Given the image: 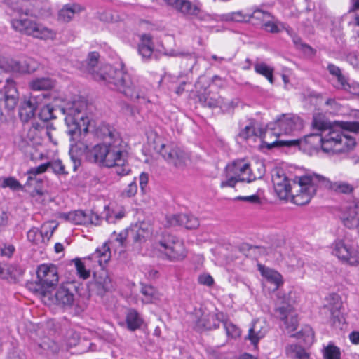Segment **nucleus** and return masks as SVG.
I'll list each match as a JSON object with an SVG mask.
<instances>
[{"label": "nucleus", "mask_w": 359, "mask_h": 359, "mask_svg": "<svg viewBox=\"0 0 359 359\" xmlns=\"http://www.w3.org/2000/svg\"><path fill=\"white\" fill-rule=\"evenodd\" d=\"M73 262L79 276L83 279L88 278L90 276V272L86 269L84 264L79 259H75Z\"/></svg>", "instance_id": "obj_48"}, {"label": "nucleus", "mask_w": 359, "mask_h": 359, "mask_svg": "<svg viewBox=\"0 0 359 359\" xmlns=\"http://www.w3.org/2000/svg\"><path fill=\"white\" fill-rule=\"evenodd\" d=\"M258 323V322H255L252 327L249 328L248 335L247 337H262L263 334L261 333L260 330H257Z\"/></svg>", "instance_id": "obj_61"}, {"label": "nucleus", "mask_w": 359, "mask_h": 359, "mask_svg": "<svg viewBox=\"0 0 359 359\" xmlns=\"http://www.w3.org/2000/svg\"><path fill=\"white\" fill-rule=\"evenodd\" d=\"M342 223L348 229H353L359 226V202L346 208L341 216Z\"/></svg>", "instance_id": "obj_21"}, {"label": "nucleus", "mask_w": 359, "mask_h": 359, "mask_svg": "<svg viewBox=\"0 0 359 359\" xmlns=\"http://www.w3.org/2000/svg\"><path fill=\"white\" fill-rule=\"evenodd\" d=\"M142 322V319L136 311L132 309L128 311L126 316V323L128 329L135 330L141 326Z\"/></svg>", "instance_id": "obj_37"}, {"label": "nucleus", "mask_w": 359, "mask_h": 359, "mask_svg": "<svg viewBox=\"0 0 359 359\" xmlns=\"http://www.w3.org/2000/svg\"><path fill=\"white\" fill-rule=\"evenodd\" d=\"M327 69L332 76H335L336 75L341 72V69L339 67L334 65V64H328Z\"/></svg>", "instance_id": "obj_63"}, {"label": "nucleus", "mask_w": 359, "mask_h": 359, "mask_svg": "<svg viewBox=\"0 0 359 359\" xmlns=\"http://www.w3.org/2000/svg\"><path fill=\"white\" fill-rule=\"evenodd\" d=\"M198 282L201 285L210 287L214 284V279L210 274L203 273L198 276Z\"/></svg>", "instance_id": "obj_53"}, {"label": "nucleus", "mask_w": 359, "mask_h": 359, "mask_svg": "<svg viewBox=\"0 0 359 359\" xmlns=\"http://www.w3.org/2000/svg\"><path fill=\"white\" fill-rule=\"evenodd\" d=\"M141 292L144 296L142 301L146 304L153 303L159 298L156 289L150 285H142Z\"/></svg>", "instance_id": "obj_35"}, {"label": "nucleus", "mask_w": 359, "mask_h": 359, "mask_svg": "<svg viewBox=\"0 0 359 359\" xmlns=\"http://www.w3.org/2000/svg\"><path fill=\"white\" fill-rule=\"evenodd\" d=\"M100 54L96 52L88 53L86 60V71L92 74L95 80L104 81L109 86L123 94L131 100H137L141 103L149 102L147 88L139 83H135L130 76L126 71L124 65L121 62L118 67L108 66L104 74H98L95 68L98 64Z\"/></svg>", "instance_id": "obj_2"}, {"label": "nucleus", "mask_w": 359, "mask_h": 359, "mask_svg": "<svg viewBox=\"0 0 359 359\" xmlns=\"http://www.w3.org/2000/svg\"><path fill=\"white\" fill-rule=\"evenodd\" d=\"M158 152L169 165L178 169L185 168L190 158L183 148L174 143L162 144Z\"/></svg>", "instance_id": "obj_13"}, {"label": "nucleus", "mask_w": 359, "mask_h": 359, "mask_svg": "<svg viewBox=\"0 0 359 359\" xmlns=\"http://www.w3.org/2000/svg\"><path fill=\"white\" fill-rule=\"evenodd\" d=\"M139 180H140V189L142 192H144L147 185L148 184V181H149L148 173L144 172H142L140 175Z\"/></svg>", "instance_id": "obj_60"}, {"label": "nucleus", "mask_w": 359, "mask_h": 359, "mask_svg": "<svg viewBox=\"0 0 359 359\" xmlns=\"http://www.w3.org/2000/svg\"><path fill=\"white\" fill-rule=\"evenodd\" d=\"M312 175H305L299 177H296L292 180L289 179L284 171L278 170L272 175V182L274 191L280 199H287L290 196L292 198V202L297 205H304L305 204L297 203L295 198L302 196L306 194L309 187L312 184H303L302 179L306 176Z\"/></svg>", "instance_id": "obj_5"}, {"label": "nucleus", "mask_w": 359, "mask_h": 359, "mask_svg": "<svg viewBox=\"0 0 359 359\" xmlns=\"http://www.w3.org/2000/svg\"><path fill=\"white\" fill-rule=\"evenodd\" d=\"M226 180L221 182L222 188L229 187H234L237 182L250 183L262 175L257 177L252 173L250 164L243 160H237L226 167Z\"/></svg>", "instance_id": "obj_9"}, {"label": "nucleus", "mask_w": 359, "mask_h": 359, "mask_svg": "<svg viewBox=\"0 0 359 359\" xmlns=\"http://www.w3.org/2000/svg\"><path fill=\"white\" fill-rule=\"evenodd\" d=\"M54 86V82L49 78H37L29 83V87L33 90H47Z\"/></svg>", "instance_id": "obj_30"}, {"label": "nucleus", "mask_w": 359, "mask_h": 359, "mask_svg": "<svg viewBox=\"0 0 359 359\" xmlns=\"http://www.w3.org/2000/svg\"><path fill=\"white\" fill-rule=\"evenodd\" d=\"M323 355L324 359H341V353L339 347L330 343L327 346L324 347Z\"/></svg>", "instance_id": "obj_40"}, {"label": "nucleus", "mask_w": 359, "mask_h": 359, "mask_svg": "<svg viewBox=\"0 0 359 359\" xmlns=\"http://www.w3.org/2000/svg\"><path fill=\"white\" fill-rule=\"evenodd\" d=\"M302 182L306 185L311 184L312 185L309 187L306 194L295 198L296 202L300 204L309 203L312 197L316 194L318 189L320 188L327 189L336 193L344 194H351L354 190V187L348 182L341 181L332 182L328 178L315 173L312 174L311 176L304 177Z\"/></svg>", "instance_id": "obj_7"}, {"label": "nucleus", "mask_w": 359, "mask_h": 359, "mask_svg": "<svg viewBox=\"0 0 359 359\" xmlns=\"http://www.w3.org/2000/svg\"><path fill=\"white\" fill-rule=\"evenodd\" d=\"M86 102L81 98L67 102L61 109L65 115V121L67 126V133L71 141H76L69 150V156L76 170L81 164V156L90 163H98L107 168H113L114 172L120 176L128 175L130 166L127 161L128 153L119 133L108 124L102 123L95 130V135L103 140V143L89 147L81 139L82 133L88 131L90 119L86 116Z\"/></svg>", "instance_id": "obj_1"}, {"label": "nucleus", "mask_w": 359, "mask_h": 359, "mask_svg": "<svg viewBox=\"0 0 359 359\" xmlns=\"http://www.w3.org/2000/svg\"><path fill=\"white\" fill-rule=\"evenodd\" d=\"M333 245V254L339 259L352 266L359 264V251L357 249L343 240L336 241Z\"/></svg>", "instance_id": "obj_15"}, {"label": "nucleus", "mask_w": 359, "mask_h": 359, "mask_svg": "<svg viewBox=\"0 0 359 359\" xmlns=\"http://www.w3.org/2000/svg\"><path fill=\"white\" fill-rule=\"evenodd\" d=\"M137 191V185L136 183V179L135 178L133 182H131L125 190L123 192V195L127 197H132L135 195Z\"/></svg>", "instance_id": "obj_52"}, {"label": "nucleus", "mask_w": 359, "mask_h": 359, "mask_svg": "<svg viewBox=\"0 0 359 359\" xmlns=\"http://www.w3.org/2000/svg\"><path fill=\"white\" fill-rule=\"evenodd\" d=\"M42 165H46V171L48 168H51L53 172L57 175H65L67 174V172H65V166L62 164V161L60 160H56L53 161L47 162L45 163H43Z\"/></svg>", "instance_id": "obj_44"}, {"label": "nucleus", "mask_w": 359, "mask_h": 359, "mask_svg": "<svg viewBox=\"0 0 359 359\" xmlns=\"http://www.w3.org/2000/svg\"><path fill=\"white\" fill-rule=\"evenodd\" d=\"M6 71L15 73H32L36 69V63L32 60H25L23 61H17L15 60H8L3 65Z\"/></svg>", "instance_id": "obj_20"}, {"label": "nucleus", "mask_w": 359, "mask_h": 359, "mask_svg": "<svg viewBox=\"0 0 359 359\" xmlns=\"http://www.w3.org/2000/svg\"><path fill=\"white\" fill-rule=\"evenodd\" d=\"M128 233H130L129 230H123L118 234L116 233V231H114L111 236V238H114L115 241L119 242L121 245L123 246Z\"/></svg>", "instance_id": "obj_55"}, {"label": "nucleus", "mask_w": 359, "mask_h": 359, "mask_svg": "<svg viewBox=\"0 0 359 359\" xmlns=\"http://www.w3.org/2000/svg\"><path fill=\"white\" fill-rule=\"evenodd\" d=\"M36 284L39 287L36 289L43 297V292H50V289L56 285L59 280L57 267L53 265L41 264L38 267Z\"/></svg>", "instance_id": "obj_14"}, {"label": "nucleus", "mask_w": 359, "mask_h": 359, "mask_svg": "<svg viewBox=\"0 0 359 359\" xmlns=\"http://www.w3.org/2000/svg\"><path fill=\"white\" fill-rule=\"evenodd\" d=\"M154 52V45L152 37L150 34H143L141 36V41L138 45V53L142 56V60H148L151 59Z\"/></svg>", "instance_id": "obj_25"}, {"label": "nucleus", "mask_w": 359, "mask_h": 359, "mask_svg": "<svg viewBox=\"0 0 359 359\" xmlns=\"http://www.w3.org/2000/svg\"><path fill=\"white\" fill-rule=\"evenodd\" d=\"M39 103L35 97L31 96L29 100L24 101L19 109V116L22 121L28 122L32 118L38 108Z\"/></svg>", "instance_id": "obj_23"}, {"label": "nucleus", "mask_w": 359, "mask_h": 359, "mask_svg": "<svg viewBox=\"0 0 359 359\" xmlns=\"http://www.w3.org/2000/svg\"><path fill=\"white\" fill-rule=\"evenodd\" d=\"M251 19H255L264 23L267 20L271 18V14L267 11L262 10H256L252 13L249 14Z\"/></svg>", "instance_id": "obj_49"}, {"label": "nucleus", "mask_w": 359, "mask_h": 359, "mask_svg": "<svg viewBox=\"0 0 359 359\" xmlns=\"http://www.w3.org/2000/svg\"><path fill=\"white\" fill-rule=\"evenodd\" d=\"M344 20L346 21L348 25L352 26L353 28H359V8L355 9L352 4V8L344 16ZM355 32L359 34V29H355Z\"/></svg>", "instance_id": "obj_36"}, {"label": "nucleus", "mask_w": 359, "mask_h": 359, "mask_svg": "<svg viewBox=\"0 0 359 359\" xmlns=\"http://www.w3.org/2000/svg\"><path fill=\"white\" fill-rule=\"evenodd\" d=\"M93 285L97 294L100 296H103L113 289L111 280L105 271L95 273V283Z\"/></svg>", "instance_id": "obj_22"}, {"label": "nucleus", "mask_w": 359, "mask_h": 359, "mask_svg": "<svg viewBox=\"0 0 359 359\" xmlns=\"http://www.w3.org/2000/svg\"><path fill=\"white\" fill-rule=\"evenodd\" d=\"M19 100V94L13 81L6 79V84L4 87V98L0 100L1 113L3 114L2 107L6 112L12 111Z\"/></svg>", "instance_id": "obj_16"}, {"label": "nucleus", "mask_w": 359, "mask_h": 359, "mask_svg": "<svg viewBox=\"0 0 359 359\" xmlns=\"http://www.w3.org/2000/svg\"><path fill=\"white\" fill-rule=\"evenodd\" d=\"M300 139H292V140H276L271 143H269L265 140H262V145L265 146L267 149H270L273 147H292L299 146L300 144Z\"/></svg>", "instance_id": "obj_31"}, {"label": "nucleus", "mask_w": 359, "mask_h": 359, "mask_svg": "<svg viewBox=\"0 0 359 359\" xmlns=\"http://www.w3.org/2000/svg\"><path fill=\"white\" fill-rule=\"evenodd\" d=\"M224 328L226 330L227 337H240L241 331L239 327L231 322L226 321L222 323Z\"/></svg>", "instance_id": "obj_46"}, {"label": "nucleus", "mask_w": 359, "mask_h": 359, "mask_svg": "<svg viewBox=\"0 0 359 359\" xmlns=\"http://www.w3.org/2000/svg\"><path fill=\"white\" fill-rule=\"evenodd\" d=\"M341 129L329 128L325 134H310L305 135V140L313 138L320 143L322 149L325 152H344L352 149L356 144V139L359 137V122H341Z\"/></svg>", "instance_id": "obj_4"}, {"label": "nucleus", "mask_w": 359, "mask_h": 359, "mask_svg": "<svg viewBox=\"0 0 359 359\" xmlns=\"http://www.w3.org/2000/svg\"><path fill=\"white\" fill-rule=\"evenodd\" d=\"M94 258L97 259V262L102 266L107 264L111 257V251L107 243L96 249L93 254Z\"/></svg>", "instance_id": "obj_32"}, {"label": "nucleus", "mask_w": 359, "mask_h": 359, "mask_svg": "<svg viewBox=\"0 0 359 359\" xmlns=\"http://www.w3.org/2000/svg\"><path fill=\"white\" fill-rule=\"evenodd\" d=\"M277 299L275 308V316L281 321L280 327L287 333L297 329L298 319L294 309V304L297 302L294 291L285 292L280 290L276 294Z\"/></svg>", "instance_id": "obj_6"}, {"label": "nucleus", "mask_w": 359, "mask_h": 359, "mask_svg": "<svg viewBox=\"0 0 359 359\" xmlns=\"http://www.w3.org/2000/svg\"><path fill=\"white\" fill-rule=\"evenodd\" d=\"M27 239L33 244L39 245V243H45V236L43 231L39 230L36 227H32L29 229L27 234Z\"/></svg>", "instance_id": "obj_41"}, {"label": "nucleus", "mask_w": 359, "mask_h": 359, "mask_svg": "<svg viewBox=\"0 0 359 359\" xmlns=\"http://www.w3.org/2000/svg\"><path fill=\"white\" fill-rule=\"evenodd\" d=\"M0 187L2 188H10L13 191L22 190L21 184L15 177H8L2 179Z\"/></svg>", "instance_id": "obj_42"}, {"label": "nucleus", "mask_w": 359, "mask_h": 359, "mask_svg": "<svg viewBox=\"0 0 359 359\" xmlns=\"http://www.w3.org/2000/svg\"><path fill=\"white\" fill-rule=\"evenodd\" d=\"M164 1L168 6H170L173 9L185 17L197 16L201 11L200 6L198 4L189 0Z\"/></svg>", "instance_id": "obj_17"}, {"label": "nucleus", "mask_w": 359, "mask_h": 359, "mask_svg": "<svg viewBox=\"0 0 359 359\" xmlns=\"http://www.w3.org/2000/svg\"><path fill=\"white\" fill-rule=\"evenodd\" d=\"M287 353L294 354L297 359H310V355L305 348L299 344H292L287 347Z\"/></svg>", "instance_id": "obj_39"}, {"label": "nucleus", "mask_w": 359, "mask_h": 359, "mask_svg": "<svg viewBox=\"0 0 359 359\" xmlns=\"http://www.w3.org/2000/svg\"><path fill=\"white\" fill-rule=\"evenodd\" d=\"M238 201L248 202L252 204H260L261 199L259 196L257 194L248 196H238L236 198Z\"/></svg>", "instance_id": "obj_57"}, {"label": "nucleus", "mask_w": 359, "mask_h": 359, "mask_svg": "<svg viewBox=\"0 0 359 359\" xmlns=\"http://www.w3.org/2000/svg\"><path fill=\"white\" fill-rule=\"evenodd\" d=\"M198 100L203 107L209 108L217 107L220 104V97L217 93H212L208 90L198 94Z\"/></svg>", "instance_id": "obj_28"}, {"label": "nucleus", "mask_w": 359, "mask_h": 359, "mask_svg": "<svg viewBox=\"0 0 359 359\" xmlns=\"http://www.w3.org/2000/svg\"><path fill=\"white\" fill-rule=\"evenodd\" d=\"M273 125V127L266 129V133L278 137L282 135H295L302 129L303 121L297 115L283 114Z\"/></svg>", "instance_id": "obj_11"}, {"label": "nucleus", "mask_w": 359, "mask_h": 359, "mask_svg": "<svg viewBox=\"0 0 359 359\" xmlns=\"http://www.w3.org/2000/svg\"><path fill=\"white\" fill-rule=\"evenodd\" d=\"M312 126L313 129H316L318 131H320V134H325L328 131L329 128H326L325 124L323 121L320 120H318L314 118L312 122Z\"/></svg>", "instance_id": "obj_58"}, {"label": "nucleus", "mask_w": 359, "mask_h": 359, "mask_svg": "<svg viewBox=\"0 0 359 359\" xmlns=\"http://www.w3.org/2000/svg\"><path fill=\"white\" fill-rule=\"evenodd\" d=\"M76 295L77 288L73 282L62 283L54 293L43 292L44 301L47 299L50 301V304L64 309H70L74 305Z\"/></svg>", "instance_id": "obj_10"}, {"label": "nucleus", "mask_w": 359, "mask_h": 359, "mask_svg": "<svg viewBox=\"0 0 359 359\" xmlns=\"http://www.w3.org/2000/svg\"><path fill=\"white\" fill-rule=\"evenodd\" d=\"M60 218L69 221L72 224L81 225L88 224L90 221L87 215V212L81 210L62 213Z\"/></svg>", "instance_id": "obj_26"}, {"label": "nucleus", "mask_w": 359, "mask_h": 359, "mask_svg": "<svg viewBox=\"0 0 359 359\" xmlns=\"http://www.w3.org/2000/svg\"><path fill=\"white\" fill-rule=\"evenodd\" d=\"M226 20L236 22H246L250 21V16L249 14H244L241 11H237L228 14Z\"/></svg>", "instance_id": "obj_45"}, {"label": "nucleus", "mask_w": 359, "mask_h": 359, "mask_svg": "<svg viewBox=\"0 0 359 359\" xmlns=\"http://www.w3.org/2000/svg\"><path fill=\"white\" fill-rule=\"evenodd\" d=\"M262 274L268 282L274 284L275 289H278L283 284V277L276 271L266 268L262 271Z\"/></svg>", "instance_id": "obj_34"}, {"label": "nucleus", "mask_w": 359, "mask_h": 359, "mask_svg": "<svg viewBox=\"0 0 359 359\" xmlns=\"http://www.w3.org/2000/svg\"><path fill=\"white\" fill-rule=\"evenodd\" d=\"M5 3L11 8L13 13L18 15L19 18H13L11 20L12 27L28 36L40 39H53L54 32L45 27L42 24L28 18L25 16H46L50 13V6L47 1L41 0H5Z\"/></svg>", "instance_id": "obj_3"}, {"label": "nucleus", "mask_w": 359, "mask_h": 359, "mask_svg": "<svg viewBox=\"0 0 359 359\" xmlns=\"http://www.w3.org/2000/svg\"><path fill=\"white\" fill-rule=\"evenodd\" d=\"M7 359H25V356L20 351L14 350L8 354Z\"/></svg>", "instance_id": "obj_64"}, {"label": "nucleus", "mask_w": 359, "mask_h": 359, "mask_svg": "<svg viewBox=\"0 0 359 359\" xmlns=\"http://www.w3.org/2000/svg\"><path fill=\"white\" fill-rule=\"evenodd\" d=\"M323 309L330 313L332 327L336 330L335 334H343L347 324L341 311L342 301L340 296L336 293L330 294L326 299V304Z\"/></svg>", "instance_id": "obj_12"}, {"label": "nucleus", "mask_w": 359, "mask_h": 359, "mask_svg": "<svg viewBox=\"0 0 359 359\" xmlns=\"http://www.w3.org/2000/svg\"><path fill=\"white\" fill-rule=\"evenodd\" d=\"M48 342H43L39 346L44 350L50 349L53 353H57L59 351V347L55 344L51 338H46Z\"/></svg>", "instance_id": "obj_56"}, {"label": "nucleus", "mask_w": 359, "mask_h": 359, "mask_svg": "<svg viewBox=\"0 0 359 359\" xmlns=\"http://www.w3.org/2000/svg\"><path fill=\"white\" fill-rule=\"evenodd\" d=\"M264 28L267 32H271V33H278L280 32L279 28L278 27L277 25L269 20H267L264 24H263Z\"/></svg>", "instance_id": "obj_59"}, {"label": "nucleus", "mask_w": 359, "mask_h": 359, "mask_svg": "<svg viewBox=\"0 0 359 359\" xmlns=\"http://www.w3.org/2000/svg\"><path fill=\"white\" fill-rule=\"evenodd\" d=\"M129 232L132 234L135 242L142 243L151 235L152 228L148 223L142 222L136 224L129 229Z\"/></svg>", "instance_id": "obj_24"}, {"label": "nucleus", "mask_w": 359, "mask_h": 359, "mask_svg": "<svg viewBox=\"0 0 359 359\" xmlns=\"http://www.w3.org/2000/svg\"><path fill=\"white\" fill-rule=\"evenodd\" d=\"M45 172V165H40L37 167L32 168L27 170L26 173L27 175V179L25 183V186L29 187H34V189L31 192L32 196H41L43 195L44 192L40 187V185L43 183V180L41 178L37 177V175L42 174Z\"/></svg>", "instance_id": "obj_18"}, {"label": "nucleus", "mask_w": 359, "mask_h": 359, "mask_svg": "<svg viewBox=\"0 0 359 359\" xmlns=\"http://www.w3.org/2000/svg\"><path fill=\"white\" fill-rule=\"evenodd\" d=\"M23 273V269L18 265H10L6 269L1 266L0 278L2 279H8L11 278L15 280L20 278Z\"/></svg>", "instance_id": "obj_29"}, {"label": "nucleus", "mask_w": 359, "mask_h": 359, "mask_svg": "<svg viewBox=\"0 0 359 359\" xmlns=\"http://www.w3.org/2000/svg\"><path fill=\"white\" fill-rule=\"evenodd\" d=\"M88 217L89 219V224L98 225L100 224V217L98 215L95 214L94 212L89 211L87 212Z\"/></svg>", "instance_id": "obj_62"}, {"label": "nucleus", "mask_w": 359, "mask_h": 359, "mask_svg": "<svg viewBox=\"0 0 359 359\" xmlns=\"http://www.w3.org/2000/svg\"><path fill=\"white\" fill-rule=\"evenodd\" d=\"M39 115L41 118L45 121L55 118V116L53 114V109L50 105H46L43 107Z\"/></svg>", "instance_id": "obj_51"}, {"label": "nucleus", "mask_w": 359, "mask_h": 359, "mask_svg": "<svg viewBox=\"0 0 359 359\" xmlns=\"http://www.w3.org/2000/svg\"><path fill=\"white\" fill-rule=\"evenodd\" d=\"M210 320L215 321V317L213 316H210L208 317L207 320L205 318L199 319L197 322V325L198 327H203L205 330H211L212 328H216L217 325H216L215 323H214L213 325L210 324Z\"/></svg>", "instance_id": "obj_50"}, {"label": "nucleus", "mask_w": 359, "mask_h": 359, "mask_svg": "<svg viewBox=\"0 0 359 359\" xmlns=\"http://www.w3.org/2000/svg\"><path fill=\"white\" fill-rule=\"evenodd\" d=\"M264 134L265 135V137L268 135L266 133V130H264L263 128L257 127L255 121L252 119H250L248 124L241 130L238 135L243 140H248L252 136L262 137Z\"/></svg>", "instance_id": "obj_27"}, {"label": "nucleus", "mask_w": 359, "mask_h": 359, "mask_svg": "<svg viewBox=\"0 0 359 359\" xmlns=\"http://www.w3.org/2000/svg\"><path fill=\"white\" fill-rule=\"evenodd\" d=\"M167 225L168 226H184L187 229H194L199 226L198 218L192 215L177 214L167 217Z\"/></svg>", "instance_id": "obj_19"}, {"label": "nucleus", "mask_w": 359, "mask_h": 359, "mask_svg": "<svg viewBox=\"0 0 359 359\" xmlns=\"http://www.w3.org/2000/svg\"><path fill=\"white\" fill-rule=\"evenodd\" d=\"M153 250L158 257L170 262H180L187 257L184 243L175 235L163 232L152 245Z\"/></svg>", "instance_id": "obj_8"}, {"label": "nucleus", "mask_w": 359, "mask_h": 359, "mask_svg": "<svg viewBox=\"0 0 359 359\" xmlns=\"http://www.w3.org/2000/svg\"><path fill=\"white\" fill-rule=\"evenodd\" d=\"M333 77L335 79V81L332 84L335 88L345 90L350 89L351 86L348 79L342 74V72H340Z\"/></svg>", "instance_id": "obj_43"}, {"label": "nucleus", "mask_w": 359, "mask_h": 359, "mask_svg": "<svg viewBox=\"0 0 359 359\" xmlns=\"http://www.w3.org/2000/svg\"><path fill=\"white\" fill-rule=\"evenodd\" d=\"M15 251V248L13 244L4 243L0 244V255L2 257L11 258Z\"/></svg>", "instance_id": "obj_47"}, {"label": "nucleus", "mask_w": 359, "mask_h": 359, "mask_svg": "<svg viewBox=\"0 0 359 359\" xmlns=\"http://www.w3.org/2000/svg\"><path fill=\"white\" fill-rule=\"evenodd\" d=\"M314 332L312 327L309 325H305L302 327L301 330L297 332V336L296 334H292L290 337H313Z\"/></svg>", "instance_id": "obj_54"}, {"label": "nucleus", "mask_w": 359, "mask_h": 359, "mask_svg": "<svg viewBox=\"0 0 359 359\" xmlns=\"http://www.w3.org/2000/svg\"><path fill=\"white\" fill-rule=\"evenodd\" d=\"M79 6L76 4L65 5L60 10L58 20L65 22H69L78 11Z\"/></svg>", "instance_id": "obj_33"}, {"label": "nucleus", "mask_w": 359, "mask_h": 359, "mask_svg": "<svg viewBox=\"0 0 359 359\" xmlns=\"http://www.w3.org/2000/svg\"><path fill=\"white\" fill-rule=\"evenodd\" d=\"M273 67L264 62H259L255 65V72L266 77L271 83H273Z\"/></svg>", "instance_id": "obj_38"}]
</instances>
